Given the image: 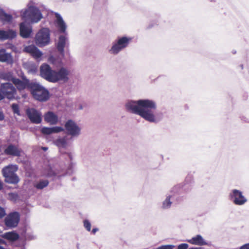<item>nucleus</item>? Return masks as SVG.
<instances>
[{"label": "nucleus", "mask_w": 249, "mask_h": 249, "mask_svg": "<svg viewBox=\"0 0 249 249\" xmlns=\"http://www.w3.org/2000/svg\"><path fill=\"white\" fill-rule=\"evenodd\" d=\"M125 107L129 112L139 115L150 123L158 124L163 118V113L157 111V103L152 100H129L125 103Z\"/></svg>", "instance_id": "f257e3e1"}, {"label": "nucleus", "mask_w": 249, "mask_h": 249, "mask_svg": "<svg viewBox=\"0 0 249 249\" xmlns=\"http://www.w3.org/2000/svg\"><path fill=\"white\" fill-rule=\"evenodd\" d=\"M18 168L17 165L9 164L2 169V175L6 183L15 185L19 182V178L16 174Z\"/></svg>", "instance_id": "f03ea898"}, {"label": "nucleus", "mask_w": 249, "mask_h": 249, "mask_svg": "<svg viewBox=\"0 0 249 249\" xmlns=\"http://www.w3.org/2000/svg\"><path fill=\"white\" fill-rule=\"evenodd\" d=\"M132 38L128 36L118 37L112 43V46L108 50V53L112 55H117L120 52L128 47Z\"/></svg>", "instance_id": "7ed1b4c3"}, {"label": "nucleus", "mask_w": 249, "mask_h": 249, "mask_svg": "<svg viewBox=\"0 0 249 249\" xmlns=\"http://www.w3.org/2000/svg\"><path fill=\"white\" fill-rule=\"evenodd\" d=\"M22 18L32 23H37L42 18L40 10L35 6H29L28 9L21 11Z\"/></svg>", "instance_id": "20e7f679"}, {"label": "nucleus", "mask_w": 249, "mask_h": 249, "mask_svg": "<svg viewBox=\"0 0 249 249\" xmlns=\"http://www.w3.org/2000/svg\"><path fill=\"white\" fill-rule=\"evenodd\" d=\"M31 90L33 97L36 100L45 102L49 98L48 90L36 82L31 85Z\"/></svg>", "instance_id": "39448f33"}, {"label": "nucleus", "mask_w": 249, "mask_h": 249, "mask_svg": "<svg viewBox=\"0 0 249 249\" xmlns=\"http://www.w3.org/2000/svg\"><path fill=\"white\" fill-rule=\"evenodd\" d=\"M46 165L48 177L58 176L60 177L63 175V174H60V173L61 171L64 170V168L60 166V165L57 162L56 159L52 158L48 160Z\"/></svg>", "instance_id": "423d86ee"}, {"label": "nucleus", "mask_w": 249, "mask_h": 249, "mask_svg": "<svg viewBox=\"0 0 249 249\" xmlns=\"http://www.w3.org/2000/svg\"><path fill=\"white\" fill-rule=\"evenodd\" d=\"M228 196L229 199L237 206H243L248 201V199L244 196L243 192L238 189L231 190Z\"/></svg>", "instance_id": "0eeeda50"}, {"label": "nucleus", "mask_w": 249, "mask_h": 249, "mask_svg": "<svg viewBox=\"0 0 249 249\" xmlns=\"http://www.w3.org/2000/svg\"><path fill=\"white\" fill-rule=\"evenodd\" d=\"M50 41V33L48 28L41 29L36 34L35 42L37 45L42 47L48 45Z\"/></svg>", "instance_id": "6e6552de"}, {"label": "nucleus", "mask_w": 249, "mask_h": 249, "mask_svg": "<svg viewBox=\"0 0 249 249\" xmlns=\"http://www.w3.org/2000/svg\"><path fill=\"white\" fill-rule=\"evenodd\" d=\"M65 128L67 134L70 135V139L77 138L81 134L80 127L72 120H69L66 122Z\"/></svg>", "instance_id": "1a4fd4ad"}, {"label": "nucleus", "mask_w": 249, "mask_h": 249, "mask_svg": "<svg viewBox=\"0 0 249 249\" xmlns=\"http://www.w3.org/2000/svg\"><path fill=\"white\" fill-rule=\"evenodd\" d=\"M1 92L4 98L11 100L16 98L17 89L12 84L7 82L0 85Z\"/></svg>", "instance_id": "9d476101"}, {"label": "nucleus", "mask_w": 249, "mask_h": 249, "mask_svg": "<svg viewBox=\"0 0 249 249\" xmlns=\"http://www.w3.org/2000/svg\"><path fill=\"white\" fill-rule=\"evenodd\" d=\"M70 71L64 67L60 68L58 71H54L52 82L56 83L58 81L66 82L69 80V75Z\"/></svg>", "instance_id": "9b49d317"}, {"label": "nucleus", "mask_w": 249, "mask_h": 249, "mask_svg": "<svg viewBox=\"0 0 249 249\" xmlns=\"http://www.w3.org/2000/svg\"><path fill=\"white\" fill-rule=\"evenodd\" d=\"M21 79L16 77L13 84L19 91H22L26 88L31 89V85L34 82H30L29 80L23 74L21 76Z\"/></svg>", "instance_id": "f8f14e48"}, {"label": "nucleus", "mask_w": 249, "mask_h": 249, "mask_svg": "<svg viewBox=\"0 0 249 249\" xmlns=\"http://www.w3.org/2000/svg\"><path fill=\"white\" fill-rule=\"evenodd\" d=\"M72 141V139L68 136L66 135L64 136H59L53 140V144L56 145L59 149H66L68 147L71 145L70 141Z\"/></svg>", "instance_id": "ddd939ff"}, {"label": "nucleus", "mask_w": 249, "mask_h": 249, "mask_svg": "<svg viewBox=\"0 0 249 249\" xmlns=\"http://www.w3.org/2000/svg\"><path fill=\"white\" fill-rule=\"evenodd\" d=\"M19 221V215L17 212L10 213L5 217L4 220L5 225L9 228L17 227Z\"/></svg>", "instance_id": "4468645a"}, {"label": "nucleus", "mask_w": 249, "mask_h": 249, "mask_svg": "<svg viewBox=\"0 0 249 249\" xmlns=\"http://www.w3.org/2000/svg\"><path fill=\"white\" fill-rule=\"evenodd\" d=\"M26 113L32 123L38 124L41 122V114L36 109L33 108H27L26 110Z\"/></svg>", "instance_id": "2eb2a0df"}, {"label": "nucleus", "mask_w": 249, "mask_h": 249, "mask_svg": "<svg viewBox=\"0 0 249 249\" xmlns=\"http://www.w3.org/2000/svg\"><path fill=\"white\" fill-rule=\"evenodd\" d=\"M54 72V71L53 70L51 67L47 64H43L40 66L41 76L49 82H52Z\"/></svg>", "instance_id": "dca6fc26"}, {"label": "nucleus", "mask_w": 249, "mask_h": 249, "mask_svg": "<svg viewBox=\"0 0 249 249\" xmlns=\"http://www.w3.org/2000/svg\"><path fill=\"white\" fill-rule=\"evenodd\" d=\"M19 29L21 36L24 38L29 37L32 32L31 26L25 22L19 24Z\"/></svg>", "instance_id": "f3484780"}, {"label": "nucleus", "mask_w": 249, "mask_h": 249, "mask_svg": "<svg viewBox=\"0 0 249 249\" xmlns=\"http://www.w3.org/2000/svg\"><path fill=\"white\" fill-rule=\"evenodd\" d=\"M186 241L192 245L199 246L207 245L208 242L200 234H197L191 239H187Z\"/></svg>", "instance_id": "a211bd4d"}, {"label": "nucleus", "mask_w": 249, "mask_h": 249, "mask_svg": "<svg viewBox=\"0 0 249 249\" xmlns=\"http://www.w3.org/2000/svg\"><path fill=\"white\" fill-rule=\"evenodd\" d=\"M24 51L31 54L33 57L38 59L42 55V52L35 46L29 45L24 48Z\"/></svg>", "instance_id": "6ab92c4d"}, {"label": "nucleus", "mask_w": 249, "mask_h": 249, "mask_svg": "<svg viewBox=\"0 0 249 249\" xmlns=\"http://www.w3.org/2000/svg\"><path fill=\"white\" fill-rule=\"evenodd\" d=\"M22 150L13 144L9 145L4 150V153L8 155L19 157Z\"/></svg>", "instance_id": "aec40b11"}, {"label": "nucleus", "mask_w": 249, "mask_h": 249, "mask_svg": "<svg viewBox=\"0 0 249 249\" xmlns=\"http://www.w3.org/2000/svg\"><path fill=\"white\" fill-rule=\"evenodd\" d=\"M55 16L56 18L55 20L56 26L59 29V30L61 33H64L67 28L66 23L59 14L55 13Z\"/></svg>", "instance_id": "412c9836"}, {"label": "nucleus", "mask_w": 249, "mask_h": 249, "mask_svg": "<svg viewBox=\"0 0 249 249\" xmlns=\"http://www.w3.org/2000/svg\"><path fill=\"white\" fill-rule=\"evenodd\" d=\"M45 121L51 124H56L58 122V116L53 112L49 111L44 115Z\"/></svg>", "instance_id": "4be33fe9"}, {"label": "nucleus", "mask_w": 249, "mask_h": 249, "mask_svg": "<svg viewBox=\"0 0 249 249\" xmlns=\"http://www.w3.org/2000/svg\"><path fill=\"white\" fill-rule=\"evenodd\" d=\"M68 42V38L65 36H59L57 44V49L59 52L63 55L64 53V48L67 45Z\"/></svg>", "instance_id": "5701e85b"}, {"label": "nucleus", "mask_w": 249, "mask_h": 249, "mask_svg": "<svg viewBox=\"0 0 249 249\" xmlns=\"http://www.w3.org/2000/svg\"><path fill=\"white\" fill-rule=\"evenodd\" d=\"M17 33L14 30L3 31L0 30V39L1 40L11 39L15 37Z\"/></svg>", "instance_id": "b1692460"}, {"label": "nucleus", "mask_w": 249, "mask_h": 249, "mask_svg": "<svg viewBox=\"0 0 249 249\" xmlns=\"http://www.w3.org/2000/svg\"><path fill=\"white\" fill-rule=\"evenodd\" d=\"M0 62L12 63L13 62V57L11 53H7L5 49H0Z\"/></svg>", "instance_id": "393cba45"}, {"label": "nucleus", "mask_w": 249, "mask_h": 249, "mask_svg": "<svg viewBox=\"0 0 249 249\" xmlns=\"http://www.w3.org/2000/svg\"><path fill=\"white\" fill-rule=\"evenodd\" d=\"M63 130V128L61 126H54L52 127H43L41 128V132L44 134L49 135L52 133H59Z\"/></svg>", "instance_id": "a878e982"}, {"label": "nucleus", "mask_w": 249, "mask_h": 249, "mask_svg": "<svg viewBox=\"0 0 249 249\" xmlns=\"http://www.w3.org/2000/svg\"><path fill=\"white\" fill-rule=\"evenodd\" d=\"M173 196V195L168 194L166 195V198L162 202L161 205V209L163 210H169L171 208L173 202L171 200V198Z\"/></svg>", "instance_id": "bb28decb"}, {"label": "nucleus", "mask_w": 249, "mask_h": 249, "mask_svg": "<svg viewBox=\"0 0 249 249\" xmlns=\"http://www.w3.org/2000/svg\"><path fill=\"white\" fill-rule=\"evenodd\" d=\"M0 19L3 23H10L12 21V15L6 13L0 7Z\"/></svg>", "instance_id": "cd10ccee"}, {"label": "nucleus", "mask_w": 249, "mask_h": 249, "mask_svg": "<svg viewBox=\"0 0 249 249\" xmlns=\"http://www.w3.org/2000/svg\"><path fill=\"white\" fill-rule=\"evenodd\" d=\"M2 236L7 239L15 241L19 238V235L15 232H7L5 233Z\"/></svg>", "instance_id": "c85d7f7f"}, {"label": "nucleus", "mask_w": 249, "mask_h": 249, "mask_svg": "<svg viewBox=\"0 0 249 249\" xmlns=\"http://www.w3.org/2000/svg\"><path fill=\"white\" fill-rule=\"evenodd\" d=\"M49 181L47 179L40 180L34 184V187L37 189L41 190L47 186Z\"/></svg>", "instance_id": "c756f323"}, {"label": "nucleus", "mask_w": 249, "mask_h": 249, "mask_svg": "<svg viewBox=\"0 0 249 249\" xmlns=\"http://www.w3.org/2000/svg\"><path fill=\"white\" fill-rule=\"evenodd\" d=\"M64 158L66 159V161L65 162V165L68 166V167H70L71 164V161L72 160V155L70 153L65 152L62 154L61 156V158Z\"/></svg>", "instance_id": "7c9ffc66"}, {"label": "nucleus", "mask_w": 249, "mask_h": 249, "mask_svg": "<svg viewBox=\"0 0 249 249\" xmlns=\"http://www.w3.org/2000/svg\"><path fill=\"white\" fill-rule=\"evenodd\" d=\"M1 78L8 81L12 82L13 83V81H14V79H15L16 77L13 75L12 72H7L3 73L1 75Z\"/></svg>", "instance_id": "2f4dec72"}, {"label": "nucleus", "mask_w": 249, "mask_h": 249, "mask_svg": "<svg viewBox=\"0 0 249 249\" xmlns=\"http://www.w3.org/2000/svg\"><path fill=\"white\" fill-rule=\"evenodd\" d=\"M11 108H12V109L13 112L14 113V114H16L18 115H20L19 107L18 104H13L11 105Z\"/></svg>", "instance_id": "473e14b6"}, {"label": "nucleus", "mask_w": 249, "mask_h": 249, "mask_svg": "<svg viewBox=\"0 0 249 249\" xmlns=\"http://www.w3.org/2000/svg\"><path fill=\"white\" fill-rule=\"evenodd\" d=\"M83 224L84 228L86 229V230L88 231H91V223L89 220L85 219L83 221Z\"/></svg>", "instance_id": "72a5a7b5"}, {"label": "nucleus", "mask_w": 249, "mask_h": 249, "mask_svg": "<svg viewBox=\"0 0 249 249\" xmlns=\"http://www.w3.org/2000/svg\"><path fill=\"white\" fill-rule=\"evenodd\" d=\"M175 246L173 245H165L160 246L155 249H173Z\"/></svg>", "instance_id": "f704fd0d"}, {"label": "nucleus", "mask_w": 249, "mask_h": 249, "mask_svg": "<svg viewBox=\"0 0 249 249\" xmlns=\"http://www.w3.org/2000/svg\"><path fill=\"white\" fill-rule=\"evenodd\" d=\"M189 245L186 243L179 244L178 246V249H188Z\"/></svg>", "instance_id": "c9c22d12"}, {"label": "nucleus", "mask_w": 249, "mask_h": 249, "mask_svg": "<svg viewBox=\"0 0 249 249\" xmlns=\"http://www.w3.org/2000/svg\"><path fill=\"white\" fill-rule=\"evenodd\" d=\"M6 214L5 211L3 208L0 207V218H2Z\"/></svg>", "instance_id": "e433bc0d"}, {"label": "nucleus", "mask_w": 249, "mask_h": 249, "mask_svg": "<svg viewBox=\"0 0 249 249\" xmlns=\"http://www.w3.org/2000/svg\"><path fill=\"white\" fill-rule=\"evenodd\" d=\"M239 249H249V243L242 245L239 248Z\"/></svg>", "instance_id": "4c0bfd02"}, {"label": "nucleus", "mask_w": 249, "mask_h": 249, "mask_svg": "<svg viewBox=\"0 0 249 249\" xmlns=\"http://www.w3.org/2000/svg\"><path fill=\"white\" fill-rule=\"evenodd\" d=\"M4 119V116L3 113L0 111V121H2Z\"/></svg>", "instance_id": "58836bf2"}, {"label": "nucleus", "mask_w": 249, "mask_h": 249, "mask_svg": "<svg viewBox=\"0 0 249 249\" xmlns=\"http://www.w3.org/2000/svg\"><path fill=\"white\" fill-rule=\"evenodd\" d=\"M99 231V229L97 228H93L91 231V233L93 234H94L97 231Z\"/></svg>", "instance_id": "ea45409f"}, {"label": "nucleus", "mask_w": 249, "mask_h": 249, "mask_svg": "<svg viewBox=\"0 0 249 249\" xmlns=\"http://www.w3.org/2000/svg\"><path fill=\"white\" fill-rule=\"evenodd\" d=\"M4 99L3 93L1 92V88L0 87V101Z\"/></svg>", "instance_id": "a19ab883"}, {"label": "nucleus", "mask_w": 249, "mask_h": 249, "mask_svg": "<svg viewBox=\"0 0 249 249\" xmlns=\"http://www.w3.org/2000/svg\"><path fill=\"white\" fill-rule=\"evenodd\" d=\"M49 61L52 63H54V58L53 56H51L49 58Z\"/></svg>", "instance_id": "79ce46f5"}, {"label": "nucleus", "mask_w": 249, "mask_h": 249, "mask_svg": "<svg viewBox=\"0 0 249 249\" xmlns=\"http://www.w3.org/2000/svg\"><path fill=\"white\" fill-rule=\"evenodd\" d=\"M188 249H203L201 247H192Z\"/></svg>", "instance_id": "37998d69"}, {"label": "nucleus", "mask_w": 249, "mask_h": 249, "mask_svg": "<svg viewBox=\"0 0 249 249\" xmlns=\"http://www.w3.org/2000/svg\"><path fill=\"white\" fill-rule=\"evenodd\" d=\"M67 2H72L76 1L77 0H65Z\"/></svg>", "instance_id": "c03bdc74"}, {"label": "nucleus", "mask_w": 249, "mask_h": 249, "mask_svg": "<svg viewBox=\"0 0 249 249\" xmlns=\"http://www.w3.org/2000/svg\"><path fill=\"white\" fill-rule=\"evenodd\" d=\"M41 149L44 151H46L48 150V148L47 147H42Z\"/></svg>", "instance_id": "a18cd8bd"}, {"label": "nucleus", "mask_w": 249, "mask_h": 249, "mask_svg": "<svg viewBox=\"0 0 249 249\" xmlns=\"http://www.w3.org/2000/svg\"><path fill=\"white\" fill-rule=\"evenodd\" d=\"M20 249H25V246H24V245H22L20 247Z\"/></svg>", "instance_id": "49530a36"}, {"label": "nucleus", "mask_w": 249, "mask_h": 249, "mask_svg": "<svg viewBox=\"0 0 249 249\" xmlns=\"http://www.w3.org/2000/svg\"><path fill=\"white\" fill-rule=\"evenodd\" d=\"M3 242V241L2 239H0V243H2V242Z\"/></svg>", "instance_id": "de8ad7c7"}, {"label": "nucleus", "mask_w": 249, "mask_h": 249, "mask_svg": "<svg viewBox=\"0 0 249 249\" xmlns=\"http://www.w3.org/2000/svg\"><path fill=\"white\" fill-rule=\"evenodd\" d=\"M0 249H4V248L0 246Z\"/></svg>", "instance_id": "09e8293b"}]
</instances>
